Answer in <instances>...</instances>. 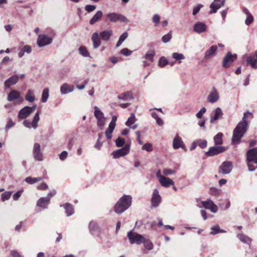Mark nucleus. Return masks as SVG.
<instances>
[{
  "mask_svg": "<svg viewBox=\"0 0 257 257\" xmlns=\"http://www.w3.org/2000/svg\"><path fill=\"white\" fill-rule=\"evenodd\" d=\"M251 114L252 113L248 111L244 112L242 120L238 122L233 131L232 139V143L238 144L240 143L241 138L243 137L247 130L248 124L247 123L246 118L248 115Z\"/></svg>",
  "mask_w": 257,
  "mask_h": 257,
  "instance_id": "nucleus-1",
  "label": "nucleus"
},
{
  "mask_svg": "<svg viewBox=\"0 0 257 257\" xmlns=\"http://www.w3.org/2000/svg\"><path fill=\"white\" fill-rule=\"evenodd\" d=\"M113 31L111 30H107L101 31L99 34L95 32L91 36V40L93 43V48L96 49L101 45V40L108 41L112 36Z\"/></svg>",
  "mask_w": 257,
  "mask_h": 257,
  "instance_id": "nucleus-2",
  "label": "nucleus"
},
{
  "mask_svg": "<svg viewBox=\"0 0 257 257\" xmlns=\"http://www.w3.org/2000/svg\"><path fill=\"white\" fill-rule=\"evenodd\" d=\"M132 201V197L131 195H123L115 204L114 211L117 214L123 213L131 205Z\"/></svg>",
  "mask_w": 257,
  "mask_h": 257,
  "instance_id": "nucleus-3",
  "label": "nucleus"
},
{
  "mask_svg": "<svg viewBox=\"0 0 257 257\" xmlns=\"http://www.w3.org/2000/svg\"><path fill=\"white\" fill-rule=\"evenodd\" d=\"M247 164L249 171H253L257 168V147L249 150L246 154Z\"/></svg>",
  "mask_w": 257,
  "mask_h": 257,
  "instance_id": "nucleus-4",
  "label": "nucleus"
},
{
  "mask_svg": "<svg viewBox=\"0 0 257 257\" xmlns=\"http://www.w3.org/2000/svg\"><path fill=\"white\" fill-rule=\"evenodd\" d=\"M127 236L131 244H140L144 241V237L132 230L127 232Z\"/></svg>",
  "mask_w": 257,
  "mask_h": 257,
  "instance_id": "nucleus-5",
  "label": "nucleus"
},
{
  "mask_svg": "<svg viewBox=\"0 0 257 257\" xmlns=\"http://www.w3.org/2000/svg\"><path fill=\"white\" fill-rule=\"evenodd\" d=\"M40 113L41 111L40 110H38L35 114L32 121H30L29 120L26 119L23 122V125L26 127L30 129L32 128L35 130L36 129L38 126V122L40 120Z\"/></svg>",
  "mask_w": 257,
  "mask_h": 257,
  "instance_id": "nucleus-6",
  "label": "nucleus"
},
{
  "mask_svg": "<svg viewBox=\"0 0 257 257\" xmlns=\"http://www.w3.org/2000/svg\"><path fill=\"white\" fill-rule=\"evenodd\" d=\"M199 208L204 207L205 209H209L212 212L216 213L218 211V207L211 199H207L205 201H201L197 204Z\"/></svg>",
  "mask_w": 257,
  "mask_h": 257,
  "instance_id": "nucleus-7",
  "label": "nucleus"
},
{
  "mask_svg": "<svg viewBox=\"0 0 257 257\" xmlns=\"http://www.w3.org/2000/svg\"><path fill=\"white\" fill-rule=\"evenodd\" d=\"M106 17L112 23H115L118 21L127 23L129 21L124 16L115 13H108L107 14Z\"/></svg>",
  "mask_w": 257,
  "mask_h": 257,
  "instance_id": "nucleus-8",
  "label": "nucleus"
},
{
  "mask_svg": "<svg viewBox=\"0 0 257 257\" xmlns=\"http://www.w3.org/2000/svg\"><path fill=\"white\" fill-rule=\"evenodd\" d=\"M233 168L232 163L228 161H226L221 163L218 169V173L222 175L229 174Z\"/></svg>",
  "mask_w": 257,
  "mask_h": 257,
  "instance_id": "nucleus-9",
  "label": "nucleus"
},
{
  "mask_svg": "<svg viewBox=\"0 0 257 257\" xmlns=\"http://www.w3.org/2000/svg\"><path fill=\"white\" fill-rule=\"evenodd\" d=\"M156 176L160 184L163 187H168L170 185L174 184V182L172 179L162 175L160 170L157 172Z\"/></svg>",
  "mask_w": 257,
  "mask_h": 257,
  "instance_id": "nucleus-10",
  "label": "nucleus"
},
{
  "mask_svg": "<svg viewBox=\"0 0 257 257\" xmlns=\"http://www.w3.org/2000/svg\"><path fill=\"white\" fill-rule=\"evenodd\" d=\"M53 38L49 37L46 35H39L37 39V44L39 47H42L52 43Z\"/></svg>",
  "mask_w": 257,
  "mask_h": 257,
  "instance_id": "nucleus-11",
  "label": "nucleus"
},
{
  "mask_svg": "<svg viewBox=\"0 0 257 257\" xmlns=\"http://www.w3.org/2000/svg\"><path fill=\"white\" fill-rule=\"evenodd\" d=\"M225 148L221 146H216L210 147L208 152L205 153V155L208 157H212L217 155L220 153L224 152Z\"/></svg>",
  "mask_w": 257,
  "mask_h": 257,
  "instance_id": "nucleus-12",
  "label": "nucleus"
},
{
  "mask_svg": "<svg viewBox=\"0 0 257 257\" xmlns=\"http://www.w3.org/2000/svg\"><path fill=\"white\" fill-rule=\"evenodd\" d=\"M33 155L36 161H41L43 160V153L41 151V146L39 143H36L34 144Z\"/></svg>",
  "mask_w": 257,
  "mask_h": 257,
  "instance_id": "nucleus-13",
  "label": "nucleus"
},
{
  "mask_svg": "<svg viewBox=\"0 0 257 257\" xmlns=\"http://www.w3.org/2000/svg\"><path fill=\"white\" fill-rule=\"evenodd\" d=\"M130 152V146L125 145L122 148L117 150L112 153L114 159H117L127 155Z\"/></svg>",
  "mask_w": 257,
  "mask_h": 257,
  "instance_id": "nucleus-14",
  "label": "nucleus"
},
{
  "mask_svg": "<svg viewBox=\"0 0 257 257\" xmlns=\"http://www.w3.org/2000/svg\"><path fill=\"white\" fill-rule=\"evenodd\" d=\"M219 98V94L215 87H212L211 90L207 96V101L211 103H214L218 101Z\"/></svg>",
  "mask_w": 257,
  "mask_h": 257,
  "instance_id": "nucleus-15",
  "label": "nucleus"
},
{
  "mask_svg": "<svg viewBox=\"0 0 257 257\" xmlns=\"http://www.w3.org/2000/svg\"><path fill=\"white\" fill-rule=\"evenodd\" d=\"M161 197L159 194V191L155 189L153 193L151 198V206L152 207H156L161 203Z\"/></svg>",
  "mask_w": 257,
  "mask_h": 257,
  "instance_id": "nucleus-16",
  "label": "nucleus"
},
{
  "mask_svg": "<svg viewBox=\"0 0 257 257\" xmlns=\"http://www.w3.org/2000/svg\"><path fill=\"white\" fill-rule=\"evenodd\" d=\"M236 58V54L232 55L231 52H228L223 60V62H222L223 67L224 68L229 67L230 66V64H231L234 61V59Z\"/></svg>",
  "mask_w": 257,
  "mask_h": 257,
  "instance_id": "nucleus-17",
  "label": "nucleus"
},
{
  "mask_svg": "<svg viewBox=\"0 0 257 257\" xmlns=\"http://www.w3.org/2000/svg\"><path fill=\"white\" fill-rule=\"evenodd\" d=\"M225 4V0H214V2L212 3L210 6V14H213L216 13L217 10L220 9L221 7H222Z\"/></svg>",
  "mask_w": 257,
  "mask_h": 257,
  "instance_id": "nucleus-18",
  "label": "nucleus"
},
{
  "mask_svg": "<svg viewBox=\"0 0 257 257\" xmlns=\"http://www.w3.org/2000/svg\"><path fill=\"white\" fill-rule=\"evenodd\" d=\"M31 114V113L30 112V111L28 108V106H25L24 107H23V108H22L19 111L18 115V118L20 120L26 119Z\"/></svg>",
  "mask_w": 257,
  "mask_h": 257,
  "instance_id": "nucleus-19",
  "label": "nucleus"
},
{
  "mask_svg": "<svg viewBox=\"0 0 257 257\" xmlns=\"http://www.w3.org/2000/svg\"><path fill=\"white\" fill-rule=\"evenodd\" d=\"M246 62L250 65L252 68H257V50L255 51L254 55H250L247 57Z\"/></svg>",
  "mask_w": 257,
  "mask_h": 257,
  "instance_id": "nucleus-20",
  "label": "nucleus"
},
{
  "mask_svg": "<svg viewBox=\"0 0 257 257\" xmlns=\"http://www.w3.org/2000/svg\"><path fill=\"white\" fill-rule=\"evenodd\" d=\"M173 147L174 149H178L180 148L184 149L185 146L182 140V139L178 135H176L173 142Z\"/></svg>",
  "mask_w": 257,
  "mask_h": 257,
  "instance_id": "nucleus-21",
  "label": "nucleus"
},
{
  "mask_svg": "<svg viewBox=\"0 0 257 257\" xmlns=\"http://www.w3.org/2000/svg\"><path fill=\"white\" fill-rule=\"evenodd\" d=\"M18 75H15L7 79L4 83L5 86L6 88H9L12 85L16 84L19 80Z\"/></svg>",
  "mask_w": 257,
  "mask_h": 257,
  "instance_id": "nucleus-22",
  "label": "nucleus"
},
{
  "mask_svg": "<svg viewBox=\"0 0 257 257\" xmlns=\"http://www.w3.org/2000/svg\"><path fill=\"white\" fill-rule=\"evenodd\" d=\"M206 25L202 22H197L193 27L194 31L198 34L204 32L206 31Z\"/></svg>",
  "mask_w": 257,
  "mask_h": 257,
  "instance_id": "nucleus-23",
  "label": "nucleus"
},
{
  "mask_svg": "<svg viewBox=\"0 0 257 257\" xmlns=\"http://www.w3.org/2000/svg\"><path fill=\"white\" fill-rule=\"evenodd\" d=\"M74 90V86L68 83H64L60 87V92L62 94H66L71 92Z\"/></svg>",
  "mask_w": 257,
  "mask_h": 257,
  "instance_id": "nucleus-24",
  "label": "nucleus"
},
{
  "mask_svg": "<svg viewBox=\"0 0 257 257\" xmlns=\"http://www.w3.org/2000/svg\"><path fill=\"white\" fill-rule=\"evenodd\" d=\"M217 51V47L215 45L211 46L204 54V59L206 60L210 59L212 56L215 55Z\"/></svg>",
  "mask_w": 257,
  "mask_h": 257,
  "instance_id": "nucleus-25",
  "label": "nucleus"
},
{
  "mask_svg": "<svg viewBox=\"0 0 257 257\" xmlns=\"http://www.w3.org/2000/svg\"><path fill=\"white\" fill-rule=\"evenodd\" d=\"M223 115V112L220 107H217L214 111L213 115L210 117V123H213L215 120L221 118Z\"/></svg>",
  "mask_w": 257,
  "mask_h": 257,
  "instance_id": "nucleus-26",
  "label": "nucleus"
},
{
  "mask_svg": "<svg viewBox=\"0 0 257 257\" xmlns=\"http://www.w3.org/2000/svg\"><path fill=\"white\" fill-rule=\"evenodd\" d=\"M49 203L50 201L48 198L41 197L37 201V205L43 209H45L47 208Z\"/></svg>",
  "mask_w": 257,
  "mask_h": 257,
  "instance_id": "nucleus-27",
  "label": "nucleus"
},
{
  "mask_svg": "<svg viewBox=\"0 0 257 257\" xmlns=\"http://www.w3.org/2000/svg\"><path fill=\"white\" fill-rule=\"evenodd\" d=\"M242 12L246 15V18L245 21V24L247 26H249L251 24L253 21V18L252 15L249 12L248 10L246 8H243Z\"/></svg>",
  "mask_w": 257,
  "mask_h": 257,
  "instance_id": "nucleus-28",
  "label": "nucleus"
},
{
  "mask_svg": "<svg viewBox=\"0 0 257 257\" xmlns=\"http://www.w3.org/2000/svg\"><path fill=\"white\" fill-rule=\"evenodd\" d=\"M103 15L101 11H98L89 21V24L91 25L95 24L101 19Z\"/></svg>",
  "mask_w": 257,
  "mask_h": 257,
  "instance_id": "nucleus-29",
  "label": "nucleus"
},
{
  "mask_svg": "<svg viewBox=\"0 0 257 257\" xmlns=\"http://www.w3.org/2000/svg\"><path fill=\"white\" fill-rule=\"evenodd\" d=\"M61 207H63L65 209V212L67 216L72 215L74 213V209L71 204L66 203L64 205H61Z\"/></svg>",
  "mask_w": 257,
  "mask_h": 257,
  "instance_id": "nucleus-30",
  "label": "nucleus"
},
{
  "mask_svg": "<svg viewBox=\"0 0 257 257\" xmlns=\"http://www.w3.org/2000/svg\"><path fill=\"white\" fill-rule=\"evenodd\" d=\"M117 98L118 99L122 100H133L134 99L132 93L130 92H126L122 93L118 95Z\"/></svg>",
  "mask_w": 257,
  "mask_h": 257,
  "instance_id": "nucleus-31",
  "label": "nucleus"
},
{
  "mask_svg": "<svg viewBox=\"0 0 257 257\" xmlns=\"http://www.w3.org/2000/svg\"><path fill=\"white\" fill-rule=\"evenodd\" d=\"M20 96V93L16 90H12L8 96V100L9 101H13L16 99H18Z\"/></svg>",
  "mask_w": 257,
  "mask_h": 257,
  "instance_id": "nucleus-32",
  "label": "nucleus"
},
{
  "mask_svg": "<svg viewBox=\"0 0 257 257\" xmlns=\"http://www.w3.org/2000/svg\"><path fill=\"white\" fill-rule=\"evenodd\" d=\"M237 237L241 242L246 243L247 244H250L252 241L251 238L242 233L238 234Z\"/></svg>",
  "mask_w": 257,
  "mask_h": 257,
  "instance_id": "nucleus-33",
  "label": "nucleus"
},
{
  "mask_svg": "<svg viewBox=\"0 0 257 257\" xmlns=\"http://www.w3.org/2000/svg\"><path fill=\"white\" fill-rule=\"evenodd\" d=\"M25 99L30 102H33L35 100V96L34 91L31 89H29L25 95Z\"/></svg>",
  "mask_w": 257,
  "mask_h": 257,
  "instance_id": "nucleus-34",
  "label": "nucleus"
},
{
  "mask_svg": "<svg viewBox=\"0 0 257 257\" xmlns=\"http://www.w3.org/2000/svg\"><path fill=\"white\" fill-rule=\"evenodd\" d=\"M115 127V125L109 124L108 128L106 130L105 134L107 139L110 140L112 138V133Z\"/></svg>",
  "mask_w": 257,
  "mask_h": 257,
  "instance_id": "nucleus-35",
  "label": "nucleus"
},
{
  "mask_svg": "<svg viewBox=\"0 0 257 257\" xmlns=\"http://www.w3.org/2000/svg\"><path fill=\"white\" fill-rule=\"evenodd\" d=\"M94 115L97 120L105 117L103 113L97 106H95L94 107Z\"/></svg>",
  "mask_w": 257,
  "mask_h": 257,
  "instance_id": "nucleus-36",
  "label": "nucleus"
},
{
  "mask_svg": "<svg viewBox=\"0 0 257 257\" xmlns=\"http://www.w3.org/2000/svg\"><path fill=\"white\" fill-rule=\"evenodd\" d=\"M223 134L221 133H218L214 137L213 140L215 145H220L222 144L223 141L222 140Z\"/></svg>",
  "mask_w": 257,
  "mask_h": 257,
  "instance_id": "nucleus-37",
  "label": "nucleus"
},
{
  "mask_svg": "<svg viewBox=\"0 0 257 257\" xmlns=\"http://www.w3.org/2000/svg\"><path fill=\"white\" fill-rule=\"evenodd\" d=\"M42 180V177L33 178L31 177H27L25 178V181L29 184H33L36 182L41 181Z\"/></svg>",
  "mask_w": 257,
  "mask_h": 257,
  "instance_id": "nucleus-38",
  "label": "nucleus"
},
{
  "mask_svg": "<svg viewBox=\"0 0 257 257\" xmlns=\"http://www.w3.org/2000/svg\"><path fill=\"white\" fill-rule=\"evenodd\" d=\"M80 54L83 57H90L89 52L87 51L86 48L84 46H80L78 49Z\"/></svg>",
  "mask_w": 257,
  "mask_h": 257,
  "instance_id": "nucleus-39",
  "label": "nucleus"
},
{
  "mask_svg": "<svg viewBox=\"0 0 257 257\" xmlns=\"http://www.w3.org/2000/svg\"><path fill=\"white\" fill-rule=\"evenodd\" d=\"M136 120L135 114L134 113H132L131 114V116L125 122V125L127 126H131L136 122Z\"/></svg>",
  "mask_w": 257,
  "mask_h": 257,
  "instance_id": "nucleus-40",
  "label": "nucleus"
},
{
  "mask_svg": "<svg viewBox=\"0 0 257 257\" xmlns=\"http://www.w3.org/2000/svg\"><path fill=\"white\" fill-rule=\"evenodd\" d=\"M49 90L48 88H45L44 89L42 92V102H46L49 97Z\"/></svg>",
  "mask_w": 257,
  "mask_h": 257,
  "instance_id": "nucleus-41",
  "label": "nucleus"
},
{
  "mask_svg": "<svg viewBox=\"0 0 257 257\" xmlns=\"http://www.w3.org/2000/svg\"><path fill=\"white\" fill-rule=\"evenodd\" d=\"M212 231L210 232V234L211 235H215L221 232H225V231L224 230L221 229L219 226H212L211 227Z\"/></svg>",
  "mask_w": 257,
  "mask_h": 257,
  "instance_id": "nucleus-42",
  "label": "nucleus"
},
{
  "mask_svg": "<svg viewBox=\"0 0 257 257\" xmlns=\"http://www.w3.org/2000/svg\"><path fill=\"white\" fill-rule=\"evenodd\" d=\"M172 57L176 60L178 61L179 63L181 62V60L185 58L184 55L182 53H178L177 52L173 53Z\"/></svg>",
  "mask_w": 257,
  "mask_h": 257,
  "instance_id": "nucleus-43",
  "label": "nucleus"
},
{
  "mask_svg": "<svg viewBox=\"0 0 257 257\" xmlns=\"http://www.w3.org/2000/svg\"><path fill=\"white\" fill-rule=\"evenodd\" d=\"M144 247L148 250H152L153 248L154 245L153 243L149 239H146L144 238Z\"/></svg>",
  "mask_w": 257,
  "mask_h": 257,
  "instance_id": "nucleus-44",
  "label": "nucleus"
},
{
  "mask_svg": "<svg viewBox=\"0 0 257 257\" xmlns=\"http://www.w3.org/2000/svg\"><path fill=\"white\" fill-rule=\"evenodd\" d=\"M155 53L154 50H150L147 52L145 56V58L151 62L153 61Z\"/></svg>",
  "mask_w": 257,
  "mask_h": 257,
  "instance_id": "nucleus-45",
  "label": "nucleus"
},
{
  "mask_svg": "<svg viewBox=\"0 0 257 257\" xmlns=\"http://www.w3.org/2000/svg\"><path fill=\"white\" fill-rule=\"evenodd\" d=\"M125 143L124 140L120 137H118L115 141V144L117 147H122Z\"/></svg>",
  "mask_w": 257,
  "mask_h": 257,
  "instance_id": "nucleus-46",
  "label": "nucleus"
},
{
  "mask_svg": "<svg viewBox=\"0 0 257 257\" xmlns=\"http://www.w3.org/2000/svg\"><path fill=\"white\" fill-rule=\"evenodd\" d=\"M196 143L198 146L202 149L206 148L207 145V142L205 140H199Z\"/></svg>",
  "mask_w": 257,
  "mask_h": 257,
  "instance_id": "nucleus-47",
  "label": "nucleus"
},
{
  "mask_svg": "<svg viewBox=\"0 0 257 257\" xmlns=\"http://www.w3.org/2000/svg\"><path fill=\"white\" fill-rule=\"evenodd\" d=\"M11 196V192H5L2 194L1 198L3 201L8 200Z\"/></svg>",
  "mask_w": 257,
  "mask_h": 257,
  "instance_id": "nucleus-48",
  "label": "nucleus"
},
{
  "mask_svg": "<svg viewBox=\"0 0 257 257\" xmlns=\"http://www.w3.org/2000/svg\"><path fill=\"white\" fill-rule=\"evenodd\" d=\"M143 150H146L147 152H151L153 150V146L151 143H146L142 147Z\"/></svg>",
  "mask_w": 257,
  "mask_h": 257,
  "instance_id": "nucleus-49",
  "label": "nucleus"
},
{
  "mask_svg": "<svg viewBox=\"0 0 257 257\" xmlns=\"http://www.w3.org/2000/svg\"><path fill=\"white\" fill-rule=\"evenodd\" d=\"M168 63V60L164 57H162L159 62V66L161 67H165Z\"/></svg>",
  "mask_w": 257,
  "mask_h": 257,
  "instance_id": "nucleus-50",
  "label": "nucleus"
},
{
  "mask_svg": "<svg viewBox=\"0 0 257 257\" xmlns=\"http://www.w3.org/2000/svg\"><path fill=\"white\" fill-rule=\"evenodd\" d=\"M105 117L97 120V125L101 130L102 129L105 124Z\"/></svg>",
  "mask_w": 257,
  "mask_h": 257,
  "instance_id": "nucleus-51",
  "label": "nucleus"
},
{
  "mask_svg": "<svg viewBox=\"0 0 257 257\" xmlns=\"http://www.w3.org/2000/svg\"><path fill=\"white\" fill-rule=\"evenodd\" d=\"M132 52H133L132 51L128 49L127 48H123V49H121V51H120V53L121 55H123L125 56H128L131 55L132 54Z\"/></svg>",
  "mask_w": 257,
  "mask_h": 257,
  "instance_id": "nucleus-52",
  "label": "nucleus"
},
{
  "mask_svg": "<svg viewBox=\"0 0 257 257\" xmlns=\"http://www.w3.org/2000/svg\"><path fill=\"white\" fill-rule=\"evenodd\" d=\"M96 8V7L95 5H87L85 7V10L88 13H90L94 11Z\"/></svg>",
  "mask_w": 257,
  "mask_h": 257,
  "instance_id": "nucleus-53",
  "label": "nucleus"
},
{
  "mask_svg": "<svg viewBox=\"0 0 257 257\" xmlns=\"http://www.w3.org/2000/svg\"><path fill=\"white\" fill-rule=\"evenodd\" d=\"M172 38V35L170 33L163 36L162 40L164 43H167L169 42Z\"/></svg>",
  "mask_w": 257,
  "mask_h": 257,
  "instance_id": "nucleus-54",
  "label": "nucleus"
},
{
  "mask_svg": "<svg viewBox=\"0 0 257 257\" xmlns=\"http://www.w3.org/2000/svg\"><path fill=\"white\" fill-rule=\"evenodd\" d=\"M98 228L97 224L93 221H91L89 224V228L90 231H95Z\"/></svg>",
  "mask_w": 257,
  "mask_h": 257,
  "instance_id": "nucleus-55",
  "label": "nucleus"
},
{
  "mask_svg": "<svg viewBox=\"0 0 257 257\" xmlns=\"http://www.w3.org/2000/svg\"><path fill=\"white\" fill-rule=\"evenodd\" d=\"M163 174L165 175H169L175 174V171L171 169H164L163 171Z\"/></svg>",
  "mask_w": 257,
  "mask_h": 257,
  "instance_id": "nucleus-56",
  "label": "nucleus"
},
{
  "mask_svg": "<svg viewBox=\"0 0 257 257\" xmlns=\"http://www.w3.org/2000/svg\"><path fill=\"white\" fill-rule=\"evenodd\" d=\"M206 109L205 107H202L200 111L197 112L196 114V116L198 118H201L204 113H205Z\"/></svg>",
  "mask_w": 257,
  "mask_h": 257,
  "instance_id": "nucleus-57",
  "label": "nucleus"
},
{
  "mask_svg": "<svg viewBox=\"0 0 257 257\" xmlns=\"http://www.w3.org/2000/svg\"><path fill=\"white\" fill-rule=\"evenodd\" d=\"M203 7V5L202 4L198 5L196 7L193 9V15L195 16L200 10L201 8Z\"/></svg>",
  "mask_w": 257,
  "mask_h": 257,
  "instance_id": "nucleus-58",
  "label": "nucleus"
},
{
  "mask_svg": "<svg viewBox=\"0 0 257 257\" xmlns=\"http://www.w3.org/2000/svg\"><path fill=\"white\" fill-rule=\"evenodd\" d=\"M23 192V190H21L16 192L13 196V199L14 200H18L19 198L22 195V192Z\"/></svg>",
  "mask_w": 257,
  "mask_h": 257,
  "instance_id": "nucleus-59",
  "label": "nucleus"
},
{
  "mask_svg": "<svg viewBox=\"0 0 257 257\" xmlns=\"http://www.w3.org/2000/svg\"><path fill=\"white\" fill-rule=\"evenodd\" d=\"M15 125V123L12 121V119H10L8 121V123H7L5 129L6 130H9V128L13 127Z\"/></svg>",
  "mask_w": 257,
  "mask_h": 257,
  "instance_id": "nucleus-60",
  "label": "nucleus"
},
{
  "mask_svg": "<svg viewBox=\"0 0 257 257\" xmlns=\"http://www.w3.org/2000/svg\"><path fill=\"white\" fill-rule=\"evenodd\" d=\"M160 20V17L159 15L155 14L153 16V21L156 25H158L159 23Z\"/></svg>",
  "mask_w": 257,
  "mask_h": 257,
  "instance_id": "nucleus-61",
  "label": "nucleus"
},
{
  "mask_svg": "<svg viewBox=\"0 0 257 257\" xmlns=\"http://www.w3.org/2000/svg\"><path fill=\"white\" fill-rule=\"evenodd\" d=\"M68 153L66 151H64L59 155V158L61 160L63 161L66 159Z\"/></svg>",
  "mask_w": 257,
  "mask_h": 257,
  "instance_id": "nucleus-62",
  "label": "nucleus"
},
{
  "mask_svg": "<svg viewBox=\"0 0 257 257\" xmlns=\"http://www.w3.org/2000/svg\"><path fill=\"white\" fill-rule=\"evenodd\" d=\"M22 50L24 51L25 53H27L28 54H29L32 51L31 47L29 45H25L24 46V47L22 48Z\"/></svg>",
  "mask_w": 257,
  "mask_h": 257,
  "instance_id": "nucleus-63",
  "label": "nucleus"
},
{
  "mask_svg": "<svg viewBox=\"0 0 257 257\" xmlns=\"http://www.w3.org/2000/svg\"><path fill=\"white\" fill-rule=\"evenodd\" d=\"M11 254L13 257H22V255L15 250H12L11 252Z\"/></svg>",
  "mask_w": 257,
  "mask_h": 257,
  "instance_id": "nucleus-64",
  "label": "nucleus"
}]
</instances>
